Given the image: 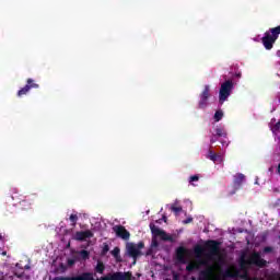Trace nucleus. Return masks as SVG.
<instances>
[{"instance_id": "obj_7", "label": "nucleus", "mask_w": 280, "mask_h": 280, "mask_svg": "<svg viewBox=\"0 0 280 280\" xmlns=\"http://www.w3.org/2000/svg\"><path fill=\"white\" fill-rule=\"evenodd\" d=\"M114 233H116V237H120V240H130V232L126 230L124 225H115L113 228Z\"/></svg>"}, {"instance_id": "obj_32", "label": "nucleus", "mask_w": 280, "mask_h": 280, "mask_svg": "<svg viewBox=\"0 0 280 280\" xmlns=\"http://www.w3.org/2000/svg\"><path fill=\"white\" fill-rule=\"evenodd\" d=\"M220 140V137L219 136H215V133H212L211 138H210V143H215L217 141Z\"/></svg>"}, {"instance_id": "obj_2", "label": "nucleus", "mask_w": 280, "mask_h": 280, "mask_svg": "<svg viewBox=\"0 0 280 280\" xmlns=\"http://www.w3.org/2000/svg\"><path fill=\"white\" fill-rule=\"evenodd\" d=\"M231 93H233V81L226 80L221 84L220 91H219V102L220 104H224L226 100L231 96Z\"/></svg>"}, {"instance_id": "obj_14", "label": "nucleus", "mask_w": 280, "mask_h": 280, "mask_svg": "<svg viewBox=\"0 0 280 280\" xmlns=\"http://www.w3.org/2000/svg\"><path fill=\"white\" fill-rule=\"evenodd\" d=\"M31 89H30V85H25L24 88H21L19 91H18V97H23L24 95H27V93H30Z\"/></svg>"}, {"instance_id": "obj_38", "label": "nucleus", "mask_w": 280, "mask_h": 280, "mask_svg": "<svg viewBox=\"0 0 280 280\" xmlns=\"http://www.w3.org/2000/svg\"><path fill=\"white\" fill-rule=\"evenodd\" d=\"M68 264H69V266H73V264H75V261H73V260H68Z\"/></svg>"}, {"instance_id": "obj_9", "label": "nucleus", "mask_w": 280, "mask_h": 280, "mask_svg": "<svg viewBox=\"0 0 280 280\" xmlns=\"http://www.w3.org/2000/svg\"><path fill=\"white\" fill-rule=\"evenodd\" d=\"M213 278V267H207L199 271L198 280H211Z\"/></svg>"}, {"instance_id": "obj_16", "label": "nucleus", "mask_w": 280, "mask_h": 280, "mask_svg": "<svg viewBox=\"0 0 280 280\" xmlns=\"http://www.w3.org/2000/svg\"><path fill=\"white\" fill-rule=\"evenodd\" d=\"M20 205L23 211H27V209H32V203L27 199L22 200Z\"/></svg>"}, {"instance_id": "obj_5", "label": "nucleus", "mask_w": 280, "mask_h": 280, "mask_svg": "<svg viewBox=\"0 0 280 280\" xmlns=\"http://www.w3.org/2000/svg\"><path fill=\"white\" fill-rule=\"evenodd\" d=\"M209 97H211V88H209V85H205V89L200 94L198 108L205 109L207 106H209Z\"/></svg>"}, {"instance_id": "obj_13", "label": "nucleus", "mask_w": 280, "mask_h": 280, "mask_svg": "<svg viewBox=\"0 0 280 280\" xmlns=\"http://www.w3.org/2000/svg\"><path fill=\"white\" fill-rule=\"evenodd\" d=\"M185 253H187V249L183 246H179L176 248V257L178 261H185Z\"/></svg>"}, {"instance_id": "obj_31", "label": "nucleus", "mask_w": 280, "mask_h": 280, "mask_svg": "<svg viewBox=\"0 0 280 280\" xmlns=\"http://www.w3.org/2000/svg\"><path fill=\"white\" fill-rule=\"evenodd\" d=\"M171 211H173L174 213H180V211H183V208L182 207L172 206L171 207Z\"/></svg>"}, {"instance_id": "obj_8", "label": "nucleus", "mask_w": 280, "mask_h": 280, "mask_svg": "<svg viewBox=\"0 0 280 280\" xmlns=\"http://www.w3.org/2000/svg\"><path fill=\"white\" fill-rule=\"evenodd\" d=\"M91 237H93V232H91V230L79 231L74 234V240H77V242H84V240H91Z\"/></svg>"}, {"instance_id": "obj_43", "label": "nucleus", "mask_w": 280, "mask_h": 280, "mask_svg": "<svg viewBox=\"0 0 280 280\" xmlns=\"http://www.w3.org/2000/svg\"><path fill=\"white\" fill-rule=\"evenodd\" d=\"M147 255H150V252Z\"/></svg>"}, {"instance_id": "obj_40", "label": "nucleus", "mask_w": 280, "mask_h": 280, "mask_svg": "<svg viewBox=\"0 0 280 280\" xmlns=\"http://www.w3.org/2000/svg\"><path fill=\"white\" fill-rule=\"evenodd\" d=\"M164 222H167V217H163Z\"/></svg>"}, {"instance_id": "obj_22", "label": "nucleus", "mask_w": 280, "mask_h": 280, "mask_svg": "<svg viewBox=\"0 0 280 280\" xmlns=\"http://www.w3.org/2000/svg\"><path fill=\"white\" fill-rule=\"evenodd\" d=\"M214 133H215V137H226V131H224V129H222V128H217L215 130H214Z\"/></svg>"}, {"instance_id": "obj_35", "label": "nucleus", "mask_w": 280, "mask_h": 280, "mask_svg": "<svg viewBox=\"0 0 280 280\" xmlns=\"http://www.w3.org/2000/svg\"><path fill=\"white\" fill-rule=\"evenodd\" d=\"M272 250H275V248L270 247V246H266L262 249V253H272Z\"/></svg>"}, {"instance_id": "obj_3", "label": "nucleus", "mask_w": 280, "mask_h": 280, "mask_svg": "<svg viewBox=\"0 0 280 280\" xmlns=\"http://www.w3.org/2000/svg\"><path fill=\"white\" fill-rule=\"evenodd\" d=\"M203 246L205 250L208 252L207 257H215L217 255H220V242L215 240H208Z\"/></svg>"}, {"instance_id": "obj_19", "label": "nucleus", "mask_w": 280, "mask_h": 280, "mask_svg": "<svg viewBox=\"0 0 280 280\" xmlns=\"http://www.w3.org/2000/svg\"><path fill=\"white\" fill-rule=\"evenodd\" d=\"M220 155L213 152V150L208 151V159H210V161H213V163H215V161H218Z\"/></svg>"}, {"instance_id": "obj_12", "label": "nucleus", "mask_w": 280, "mask_h": 280, "mask_svg": "<svg viewBox=\"0 0 280 280\" xmlns=\"http://www.w3.org/2000/svg\"><path fill=\"white\" fill-rule=\"evenodd\" d=\"M89 275H91V272H83L79 276H74V277H55L54 280H86Z\"/></svg>"}, {"instance_id": "obj_29", "label": "nucleus", "mask_w": 280, "mask_h": 280, "mask_svg": "<svg viewBox=\"0 0 280 280\" xmlns=\"http://www.w3.org/2000/svg\"><path fill=\"white\" fill-rule=\"evenodd\" d=\"M70 222H72V226H75L78 224V214H71Z\"/></svg>"}, {"instance_id": "obj_27", "label": "nucleus", "mask_w": 280, "mask_h": 280, "mask_svg": "<svg viewBox=\"0 0 280 280\" xmlns=\"http://www.w3.org/2000/svg\"><path fill=\"white\" fill-rule=\"evenodd\" d=\"M202 253H205V248L202 246H200V245H197L195 247V254L196 255H202Z\"/></svg>"}, {"instance_id": "obj_21", "label": "nucleus", "mask_w": 280, "mask_h": 280, "mask_svg": "<svg viewBox=\"0 0 280 280\" xmlns=\"http://www.w3.org/2000/svg\"><path fill=\"white\" fill-rule=\"evenodd\" d=\"M270 34L275 35L276 38H279V34H280V25L279 26H276V27H272L269 30Z\"/></svg>"}, {"instance_id": "obj_18", "label": "nucleus", "mask_w": 280, "mask_h": 280, "mask_svg": "<svg viewBox=\"0 0 280 280\" xmlns=\"http://www.w3.org/2000/svg\"><path fill=\"white\" fill-rule=\"evenodd\" d=\"M237 275H238L237 271L233 272L231 269H226L224 272V277H226L228 279H235Z\"/></svg>"}, {"instance_id": "obj_6", "label": "nucleus", "mask_w": 280, "mask_h": 280, "mask_svg": "<svg viewBox=\"0 0 280 280\" xmlns=\"http://www.w3.org/2000/svg\"><path fill=\"white\" fill-rule=\"evenodd\" d=\"M278 37H276L272 33L266 32L264 37L261 38V43L265 49L270 50L275 47V43H277Z\"/></svg>"}, {"instance_id": "obj_28", "label": "nucleus", "mask_w": 280, "mask_h": 280, "mask_svg": "<svg viewBox=\"0 0 280 280\" xmlns=\"http://www.w3.org/2000/svg\"><path fill=\"white\" fill-rule=\"evenodd\" d=\"M279 130H280V121H278L275 126L271 127V132H273V135H277Z\"/></svg>"}, {"instance_id": "obj_26", "label": "nucleus", "mask_w": 280, "mask_h": 280, "mask_svg": "<svg viewBox=\"0 0 280 280\" xmlns=\"http://www.w3.org/2000/svg\"><path fill=\"white\" fill-rule=\"evenodd\" d=\"M108 250H110V247L108 246V244L104 243L101 255L104 257L105 255H107Z\"/></svg>"}, {"instance_id": "obj_1", "label": "nucleus", "mask_w": 280, "mask_h": 280, "mask_svg": "<svg viewBox=\"0 0 280 280\" xmlns=\"http://www.w3.org/2000/svg\"><path fill=\"white\" fill-rule=\"evenodd\" d=\"M241 270H246L248 266H257V268H266L268 266V261L261 258V254L259 252H253L249 257L243 255L240 259Z\"/></svg>"}, {"instance_id": "obj_15", "label": "nucleus", "mask_w": 280, "mask_h": 280, "mask_svg": "<svg viewBox=\"0 0 280 280\" xmlns=\"http://www.w3.org/2000/svg\"><path fill=\"white\" fill-rule=\"evenodd\" d=\"M26 86H28V89H39L40 85H38V83H36V81H34V79H27L26 80Z\"/></svg>"}, {"instance_id": "obj_42", "label": "nucleus", "mask_w": 280, "mask_h": 280, "mask_svg": "<svg viewBox=\"0 0 280 280\" xmlns=\"http://www.w3.org/2000/svg\"><path fill=\"white\" fill-rule=\"evenodd\" d=\"M2 255H7V252H3Z\"/></svg>"}, {"instance_id": "obj_17", "label": "nucleus", "mask_w": 280, "mask_h": 280, "mask_svg": "<svg viewBox=\"0 0 280 280\" xmlns=\"http://www.w3.org/2000/svg\"><path fill=\"white\" fill-rule=\"evenodd\" d=\"M96 272H98V275H104V270H106V267L104 266V262L98 261L96 267H95Z\"/></svg>"}, {"instance_id": "obj_37", "label": "nucleus", "mask_w": 280, "mask_h": 280, "mask_svg": "<svg viewBox=\"0 0 280 280\" xmlns=\"http://www.w3.org/2000/svg\"><path fill=\"white\" fill-rule=\"evenodd\" d=\"M85 280H94V278H93V273H89V276H88V278H85Z\"/></svg>"}, {"instance_id": "obj_44", "label": "nucleus", "mask_w": 280, "mask_h": 280, "mask_svg": "<svg viewBox=\"0 0 280 280\" xmlns=\"http://www.w3.org/2000/svg\"><path fill=\"white\" fill-rule=\"evenodd\" d=\"M192 280H196V278H192Z\"/></svg>"}, {"instance_id": "obj_11", "label": "nucleus", "mask_w": 280, "mask_h": 280, "mask_svg": "<svg viewBox=\"0 0 280 280\" xmlns=\"http://www.w3.org/2000/svg\"><path fill=\"white\" fill-rule=\"evenodd\" d=\"M127 250H128V255L129 257H132L133 259H137V257H139V255H141V250L139 249V247H137V244H129L127 246Z\"/></svg>"}, {"instance_id": "obj_24", "label": "nucleus", "mask_w": 280, "mask_h": 280, "mask_svg": "<svg viewBox=\"0 0 280 280\" xmlns=\"http://www.w3.org/2000/svg\"><path fill=\"white\" fill-rule=\"evenodd\" d=\"M119 253H121V249H119V247H115L112 250V255H113V257H115V259H119Z\"/></svg>"}, {"instance_id": "obj_39", "label": "nucleus", "mask_w": 280, "mask_h": 280, "mask_svg": "<svg viewBox=\"0 0 280 280\" xmlns=\"http://www.w3.org/2000/svg\"><path fill=\"white\" fill-rule=\"evenodd\" d=\"M3 240H4V236H2V235L0 234V241L3 242Z\"/></svg>"}, {"instance_id": "obj_4", "label": "nucleus", "mask_w": 280, "mask_h": 280, "mask_svg": "<svg viewBox=\"0 0 280 280\" xmlns=\"http://www.w3.org/2000/svg\"><path fill=\"white\" fill-rule=\"evenodd\" d=\"M150 230L154 237H161L163 242H174V237H172V235H168L165 231L159 229V226L153 223H150Z\"/></svg>"}, {"instance_id": "obj_23", "label": "nucleus", "mask_w": 280, "mask_h": 280, "mask_svg": "<svg viewBox=\"0 0 280 280\" xmlns=\"http://www.w3.org/2000/svg\"><path fill=\"white\" fill-rule=\"evenodd\" d=\"M223 117H224V113L222 110H217L214 114V121H221Z\"/></svg>"}, {"instance_id": "obj_25", "label": "nucleus", "mask_w": 280, "mask_h": 280, "mask_svg": "<svg viewBox=\"0 0 280 280\" xmlns=\"http://www.w3.org/2000/svg\"><path fill=\"white\" fill-rule=\"evenodd\" d=\"M90 255H91V253H89V250H86V249H82L80 252V256L82 257V259H89Z\"/></svg>"}, {"instance_id": "obj_33", "label": "nucleus", "mask_w": 280, "mask_h": 280, "mask_svg": "<svg viewBox=\"0 0 280 280\" xmlns=\"http://www.w3.org/2000/svg\"><path fill=\"white\" fill-rule=\"evenodd\" d=\"M151 246H152L153 248L159 247V241H158L156 238H152Z\"/></svg>"}, {"instance_id": "obj_41", "label": "nucleus", "mask_w": 280, "mask_h": 280, "mask_svg": "<svg viewBox=\"0 0 280 280\" xmlns=\"http://www.w3.org/2000/svg\"><path fill=\"white\" fill-rule=\"evenodd\" d=\"M246 280H257V278H253V279L252 278H247Z\"/></svg>"}, {"instance_id": "obj_20", "label": "nucleus", "mask_w": 280, "mask_h": 280, "mask_svg": "<svg viewBox=\"0 0 280 280\" xmlns=\"http://www.w3.org/2000/svg\"><path fill=\"white\" fill-rule=\"evenodd\" d=\"M186 270H187V272H194V270H198V264H196V262H189V264L186 266Z\"/></svg>"}, {"instance_id": "obj_36", "label": "nucleus", "mask_w": 280, "mask_h": 280, "mask_svg": "<svg viewBox=\"0 0 280 280\" xmlns=\"http://www.w3.org/2000/svg\"><path fill=\"white\" fill-rule=\"evenodd\" d=\"M136 246H137L138 250H141V248L145 247V244L143 243V241H141Z\"/></svg>"}, {"instance_id": "obj_34", "label": "nucleus", "mask_w": 280, "mask_h": 280, "mask_svg": "<svg viewBox=\"0 0 280 280\" xmlns=\"http://www.w3.org/2000/svg\"><path fill=\"white\" fill-rule=\"evenodd\" d=\"M194 222V218L188 217L186 220L183 221V224H191Z\"/></svg>"}, {"instance_id": "obj_30", "label": "nucleus", "mask_w": 280, "mask_h": 280, "mask_svg": "<svg viewBox=\"0 0 280 280\" xmlns=\"http://www.w3.org/2000/svg\"><path fill=\"white\" fill-rule=\"evenodd\" d=\"M200 177L198 175H192L189 177V183H198Z\"/></svg>"}, {"instance_id": "obj_10", "label": "nucleus", "mask_w": 280, "mask_h": 280, "mask_svg": "<svg viewBox=\"0 0 280 280\" xmlns=\"http://www.w3.org/2000/svg\"><path fill=\"white\" fill-rule=\"evenodd\" d=\"M246 178V176H244V174L238 173L234 176V191L231 192V195L233 196V194H235L237 191V189H240V187H242V183H244V179Z\"/></svg>"}]
</instances>
